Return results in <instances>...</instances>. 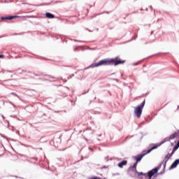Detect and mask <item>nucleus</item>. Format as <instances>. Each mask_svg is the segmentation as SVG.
Instances as JSON below:
<instances>
[{
    "label": "nucleus",
    "instance_id": "obj_1",
    "mask_svg": "<svg viewBox=\"0 0 179 179\" xmlns=\"http://www.w3.org/2000/svg\"><path fill=\"white\" fill-rule=\"evenodd\" d=\"M124 62L125 61H122L118 57H115V59H104L100 60L98 63L92 64L90 66V67L97 68V66H101L103 65L104 66L115 65V66H117V65H120V64H124Z\"/></svg>",
    "mask_w": 179,
    "mask_h": 179
},
{
    "label": "nucleus",
    "instance_id": "obj_2",
    "mask_svg": "<svg viewBox=\"0 0 179 179\" xmlns=\"http://www.w3.org/2000/svg\"><path fill=\"white\" fill-rule=\"evenodd\" d=\"M159 170H160V167H157V168L148 171V173H143V172H138V171H136V173L138 176V177H141V176H142L143 177H145V178H147V177H148V179H152V177L153 176H155V174H157V171H159Z\"/></svg>",
    "mask_w": 179,
    "mask_h": 179
},
{
    "label": "nucleus",
    "instance_id": "obj_3",
    "mask_svg": "<svg viewBox=\"0 0 179 179\" xmlns=\"http://www.w3.org/2000/svg\"><path fill=\"white\" fill-rule=\"evenodd\" d=\"M155 149H157V146H153L151 149L148 150V151H143L142 154L134 157V159L136 160V163H138V162H141L146 155L148 153H150L152 150H155Z\"/></svg>",
    "mask_w": 179,
    "mask_h": 179
},
{
    "label": "nucleus",
    "instance_id": "obj_4",
    "mask_svg": "<svg viewBox=\"0 0 179 179\" xmlns=\"http://www.w3.org/2000/svg\"><path fill=\"white\" fill-rule=\"evenodd\" d=\"M143 107H145V101H143L141 106H138L134 108V114L137 118H141V115H142V110H143Z\"/></svg>",
    "mask_w": 179,
    "mask_h": 179
},
{
    "label": "nucleus",
    "instance_id": "obj_5",
    "mask_svg": "<svg viewBox=\"0 0 179 179\" xmlns=\"http://www.w3.org/2000/svg\"><path fill=\"white\" fill-rule=\"evenodd\" d=\"M177 136H178V133L175 132V133L171 134L170 136L165 138L162 142L159 143V145H155V146H157V148H159V146H162V145H163V143H165V142H169V141L174 139L175 138H177Z\"/></svg>",
    "mask_w": 179,
    "mask_h": 179
},
{
    "label": "nucleus",
    "instance_id": "obj_6",
    "mask_svg": "<svg viewBox=\"0 0 179 179\" xmlns=\"http://www.w3.org/2000/svg\"><path fill=\"white\" fill-rule=\"evenodd\" d=\"M20 17L19 15H14V16H4L1 17V20H12V19H17Z\"/></svg>",
    "mask_w": 179,
    "mask_h": 179
},
{
    "label": "nucleus",
    "instance_id": "obj_7",
    "mask_svg": "<svg viewBox=\"0 0 179 179\" xmlns=\"http://www.w3.org/2000/svg\"><path fill=\"white\" fill-rule=\"evenodd\" d=\"M179 164V159H176L171 166V167L169 168V170H173V169H176V167H177V166H178Z\"/></svg>",
    "mask_w": 179,
    "mask_h": 179
},
{
    "label": "nucleus",
    "instance_id": "obj_8",
    "mask_svg": "<svg viewBox=\"0 0 179 179\" xmlns=\"http://www.w3.org/2000/svg\"><path fill=\"white\" fill-rule=\"evenodd\" d=\"M128 163V162H127V160H124L122 162H120L117 166L118 167H120V169H122V167H124V166H127V164Z\"/></svg>",
    "mask_w": 179,
    "mask_h": 179
},
{
    "label": "nucleus",
    "instance_id": "obj_9",
    "mask_svg": "<svg viewBox=\"0 0 179 179\" xmlns=\"http://www.w3.org/2000/svg\"><path fill=\"white\" fill-rule=\"evenodd\" d=\"M173 152L171 154L169 153L166 157H165V163H167L170 159H171V157L173 155Z\"/></svg>",
    "mask_w": 179,
    "mask_h": 179
},
{
    "label": "nucleus",
    "instance_id": "obj_10",
    "mask_svg": "<svg viewBox=\"0 0 179 179\" xmlns=\"http://www.w3.org/2000/svg\"><path fill=\"white\" fill-rule=\"evenodd\" d=\"M45 16L48 19H54V17H55V16L50 13H45Z\"/></svg>",
    "mask_w": 179,
    "mask_h": 179
},
{
    "label": "nucleus",
    "instance_id": "obj_11",
    "mask_svg": "<svg viewBox=\"0 0 179 179\" xmlns=\"http://www.w3.org/2000/svg\"><path fill=\"white\" fill-rule=\"evenodd\" d=\"M178 146L176 145L174 146V148H173V150H172V155H174V153H176V150H177L178 149Z\"/></svg>",
    "mask_w": 179,
    "mask_h": 179
},
{
    "label": "nucleus",
    "instance_id": "obj_12",
    "mask_svg": "<svg viewBox=\"0 0 179 179\" xmlns=\"http://www.w3.org/2000/svg\"><path fill=\"white\" fill-rule=\"evenodd\" d=\"M136 166H138V162L134 163L131 168L135 169L136 170Z\"/></svg>",
    "mask_w": 179,
    "mask_h": 179
},
{
    "label": "nucleus",
    "instance_id": "obj_13",
    "mask_svg": "<svg viewBox=\"0 0 179 179\" xmlns=\"http://www.w3.org/2000/svg\"><path fill=\"white\" fill-rule=\"evenodd\" d=\"M0 58H5V55H0Z\"/></svg>",
    "mask_w": 179,
    "mask_h": 179
},
{
    "label": "nucleus",
    "instance_id": "obj_14",
    "mask_svg": "<svg viewBox=\"0 0 179 179\" xmlns=\"http://www.w3.org/2000/svg\"><path fill=\"white\" fill-rule=\"evenodd\" d=\"M22 17H28L29 18V17H30V16H28V15L27 16H23Z\"/></svg>",
    "mask_w": 179,
    "mask_h": 179
}]
</instances>
